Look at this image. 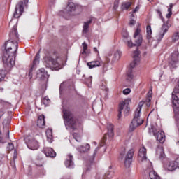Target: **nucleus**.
<instances>
[{
    "label": "nucleus",
    "instance_id": "6ab92c4d",
    "mask_svg": "<svg viewBox=\"0 0 179 179\" xmlns=\"http://www.w3.org/2000/svg\"><path fill=\"white\" fill-rule=\"evenodd\" d=\"M43 153H45L47 157H55L57 153L52 148H45L43 149Z\"/></svg>",
    "mask_w": 179,
    "mask_h": 179
},
{
    "label": "nucleus",
    "instance_id": "cd10ccee",
    "mask_svg": "<svg viewBox=\"0 0 179 179\" xmlns=\"http://www.w3.org/2000/svg\"><path fill=\"white\" fill-rule=\"evenodd\" d=\"M149 178L150 179H160V176L153 169L149 171Z\"/></svg>",
    "mask_w": 179,
    "mask_h": 179
},
{
    "label": "nucleus",
    "instance_id": "680f3d73",
    "mask_svg": "<svg viewBox=\"0 0 179 179\" xmlns=\"http://www.w3.org/2000/svg\"><path fill=\"white\" fill-rule=\"evenodd\" d=\"M147 107H149L150 106V102H146Z\"/></svg>",
    "mask_w": 179,
    "mask_h": 179
},
{
    "label": "nucleus",
    "instance_id": "09e8293b",
    "mask_svg": "<svg viewBox=\"0 0 179 179\" xmlns=\"http://www.w3.org/2000/svg\"><path fill=\"white\" fill-rule=\"evenodd\" d=\"M118 5H119L118 1H115V2L114 3L113 9H114L115 10H117V9H118Z\"/></svg>",
    "mask_w": 179,
    "mask_h": 179
},
{
    "label": "nucleus",
    "instance_id": "3c124183",
    "mask_svg": "<svg viewBox=\"0 0 179 179\" xmlns=\"http://www.w3.org/2000/svg\"><path fill=\"white\" fill-rule=\"evenodd\" d=\"M32 72H33V67L31 68V69H30V71H29V79H31V78H33V76H32V75H33Z\"/></svg>",
    "mask_w": 179,
    "mask_h": 179
},
{
    "label": "nucleus",
    "instance_id": "412c9836",
    "mask_svg": "<svg viewBox=\"0 0 179 179\" xmlns=\"http://www.w3.org/2000/svg\"><path fill=\"white\" fill-rule=\"evenodd\" d=\"M165 167L169 170V171H174L176 169H178L176 159H175V161L169 162L166 165H165Z\"/></svg>",
    "mask_w": 179,
    "mask_h": 179
},
{
    "label": "nucleus",
    "instance_id": "f8f14e48",
    "mask_svg": "<svg viewBox=\"0 0 179 179\" xmlns=\"http://www.w3.org/2000/svg\"><path fill=\"white\" fill-rule=\"evenodd\" d=\"M134 149H131L124 157V166L127 169H129L131 164H132V157H134Z\"/></svg>",
    "mask_w": 179,
    "mask_h": 179
},
{
    "label": "nucleus",
    "instance_id": "473e14b6",
    "mask_svg": "<svg viewBox=\"0 0 179 179\" xmlns=\"http://www.w3.org/2000/svg\"><path fill=\"white\" fill-rule=\"evenodd\" d=\"M33 67L34 66H36V65H38V64H40V52H38L36 57H35V59L33 62Z\"/></svg>",
    "mask_w": 179,
    "mask_h": 179
},
{
    "label": "nucleus",
    "instance_id": "0eeeda50",
    "mask_svg": "<svg viewBox=\"0 0 179 179\" xmlns=\"http://www.w3.org/2000/svg\"><path fill=\"white\" fill-rule=\"evenodd\" d=\"M138 161L141 164H145V166H150L152 169V162L146 157V148L142 147L140 148L138 152Z\"/></svg>",
    "mask_w": 179,
    "mask_h": 179
},
{
    "label": "nucleus",
    "instance_id": "4468645a",
    "mask_svg": "<svg viewBox=\"0 0 179 179\" xmlns=\"http://www.w3.org/2000/svg\"><path fill=\"white\" fill-rule=\"evenodd\" d=\"M134 45H136L137 47H139L142 45V41L143 38H142V35L141 34V29L137 28L134 34Z\"/></svg>",
    "mask_w": 179,
    "mask_h": 179
},
{
    "label": "nucleus",
    "instance_id": "69168bd1",
    "mask_svg": "<svg viewBox=\"0 0 179 179\" xmlns=\"http://www.w3.org/2000/svg\"><path fill=\"white\" fill-rule=\"evenodd\" d=\"M150 94L152 95V92H148V97H150Z\"/></svg>",
    "mask_w": 179,
    "mask_h": 179
},
{
    "label": "nucleus",
    "instance_id": "2f4dec72",
    "mask_svg": "<svg viewBox=\"0 0 179 179\" xmlns=\"http://www.w3.org/2000/svg\"><path fill=\"white\" fill-rule=\"evenodd\" d=\"M122 52L120 50H116L113 54V61H120V58H121V55Z\"/></svg>",
    "mask_w": 179,
    "mask_h": 179
},
{
    "label": "nucleus",
    "instance_id": "7c9ffc66",
    "mask_svg": "<svg viewBox=\"0 0 179 179\" xmlns=\"http://www.w3.org/2000/svg\"><path fill=\"white\" fill-rule=\"evenodd\" d=\"M131 5H132V2L131 1L123 2L121 5L122 10H128Z\"/></svg>",
    "mask_w": 179,
    "mask_h": 179
},
{
    "label": "nucleus",
    "instance_id": "338daca9",
    "mask_svg": "<svg viewBox=\"0 0 179 179\" xmlns=\"http://www.w3.org/2000/svg\"><path fill=\"white\" fill-rule=\"evenodd\" d=\"M150 114H152V112H150L149 115H148V117L150 115Z\"/></svg>",
    "mask_w": 179,
    "mask_h": 179
},
{
    "label": "nucleus",
    "instance_id": "f257e3e1",
    "mask_svg": "<svg viewBox=\"0 0 179 179\" xmlns=\"http://www.w3.org/2000/svg\"><path fill=\"white\" fill-rule=\"evenodd\" d=\"M63 113L64 124L66 129H73V131L78 129L80 124L78 120L73 118V115H72L71 111H69L68 109L63 108Z\"/></svg>",
    "mask_w": 179,
    "mask_h": 179
},
{
    "label": "nucleus",
    "instance_id": "13d9d810",
    "mask_svg": "<svg viewBox=\"0 0 179 179\" xmlns=\"http://www.w3.org/2000/svg\"><path fill=\"white\" fill-rule=\"evenodd\" d=\"M4 114H5V113H3V111H0V120H1V118H2V117H3Z\"/></svg>",
    "mask_w": 179,
    "mask_h": 179
},
{
    "label": "nucleus",
    "instance_id": "5fc2aeb1",
    "mask_svg": "<svg viewBox=\"0 0 179 179\" xmlns=\"http://www.w3.org/2000/svg\"><path fill=\"white\" fill-rule=\"evenodd\" d=\"M92 76H90L88 78V83H90V84H88L89 87H90L92 86Z\"/></svg>",
    "mask_w": 179,
    "mask_h": 179
},
{
    "label": "nucleus",
    "instance_id": "72a5a7b5",
    "mask_svg": "<svg viewBox=\"0 0 179 179\" xmlns=\"http://www.w3.org/2000/svg\"><path fill=\"white\" fill-rule=\"evenodd\" d=\"M147 38L150 40L152 38V27L148 25L146 27Z\"/></svg>",
    "mask_w": 179,
    "mask_h": 179
},
{
    "label": "nucleus",
    "instance_id": "7ed1b4c3",
    "mask_svg": "<svg viewBox=\"0 0 179 179\" xmlns=\"http://www.w3.org/2000/svg\"><path fill=\"white\" fill-rule=\"evenodd\" d=\"M44 65L46 68H50L55 71H59L64 66V63L62 62V59L57 57L56 59H52L51 57H45L43 61Z\"/></svg>",
    "mask_w": 179,
    "mask_h": 179
},
{
    "label": "nucleus",
    "instance_id": "393cba45",
    "mask_svg": "<svg viewBox=\"0 0 179 179\" xmlns=\"http://www.w3.org/2000/svg\"><path fill=\"white\" fill-rule=\"evenodd\" d=\"M92 23V20H90L87 22H85L83 27V34H86L89 33V27L90 24Z\"/></svg>",
    "mask_w": 179,
    "mask_h": 179
},
{
    "label": "nucleus",
    "instance_id": "8fccbe9b",
    "mask_svg": "<svg viewBox=\"0 0 179 179\" xmlns=\"http://www.w3.org/2000/svg\"><path fill=\"white\" fill-rule=\"evenodd\" d=\"M150 101H152V94H150V96L146 99L145 103H150Z\"/></svg>",
    "mask_w": 179,
    "mask_h": 179
},
{
    "label": "nucleus",
    "instance_id": "c756f323",
    "mask_svg": "<svg viewBox=\"0 0 179 179\" xmlns=\"http://www.w3.org/2000/svg\"><path fill=\"white\" fill-rule=\"evenodd\" d=\"M46 136L48 141H49L50 143H52V129H48L46 131Z\"/></svg>",
    "mask_w": 179,
    "mask_h": 179
},
{
    "label": "nucleus",
    "instance_id": "9b49d317",
    "mask_svg": "<svg viewBox=\"0 0 179 179\" xmlns=\"http://www.w3.org/2000/svg\"><path fill=\"white\" fill-rule=\"evenodd\" d=\"M66 10L68 13H73V12L79 13V12L82 11V6L76 4L74 3H69L66 6Z\"/></svg>",
    "mask_w": 179,
    "mask_h": 179
},
{
    "label": "nucleus",
    "instance_id": "0e129e2a",
    "mask_svg": "<svg viewBox=\"0 0 179 179\" xmlns=\"http://www.w3.org/2000/svg\"><path fill=\"white\" fill-rule=\"evenodd\" d=\"M63 87H64V84H61L60 85V90L62 89Z\"/></svg>",
    "mask_w": 179,
    "mask_h": 179
},
{
    "label": "nucleus",
    "instance_id": "79ce46f5",
    "mask_svg": "<svg viewBox=\"0 0 179 179\" xmlns=\"http://www.w3.org/2000/svg\"><path fill=\"white\" fill-rule=\"evenodd\" d=\"M73 137L76 141V142H80V136H79V134L74 133L73 134Z\"/></svg>",
    "mask_w": 179,
    "mask_h": 179
},
{
    "label": "nucleus",
    "instance_id": "a878e982",
    "mask_svg": "<svg viewBox=\"0 0 179 179\" xmlns=\"http://www.w3.org/2000/svg\"><path fill=\"white\" fill-rule=\"evenodd\" d=\"M69 159H66L65 161V166L66 167H68L69 169H72L73 167V162H72V159L73 157H72L71 155H68Z\"/></svg>",
    "mask_w": 179,
    "mask_h": 179
},
{
    "label": "nucleus",
    "instance_id": "a19ab883",
    "mask_svg": "<svg viewBox=\"0 0 179 179\" xmlns=\"http://www.w3.org/2000/svg\"><path fill=\"white\" fill-rule=\"evenodd\" d=\"M10 124V120L9 119H5L3 122V128L8 127Z\"/></svg>",
    "mask_w": 179,
    "mask_h": 179
},
{
    "label": "nucleus",
    "instance_id": "bf43d9fd",
    "mask_svg": "<svg viewBox=\"0 0 179 179\" xmlns=\"http://www.w3.org/2000/svg\"><path fill=\"white\" fill-rule=\"evenodd\" d=\"M0 135H1V131H0ZM0 143H5V141L2 139V137L0 136Z\"/></svg>",
    "mask_w": 179,
    "mask_h": 179
},
{
    "label": "nucleus",
    "instance_id": "e2e57ef3",
    "mask_svg": "<svg viewBox=\"0 0 179 179\" xmlns=\"http://www.w3.org/2000/svg\"><path fill=\"white\" fill-rule=\"evenodd\" d=\"M94 51L95 52H99V51L97 50V48H94Z\"/></svg>",
    "mask_w": 179,
    "mask_h": 179
},
{
    "label": "nucleus",
    "instance_id": "20e7f679",
    "mask_svg": "<svg viewBox=\"0 0 179 179\" xmlns=\"http://www.w3.org/2000/svg\"><path fill=\"white\" fill-rule=\"evenodd\" d=\"M172 104L176 120H179V90L175 89L172 92Z\"/></svg>",
    "mask_w": 179,
    "mask_h": 179
},
{
    "label": "nucleus",
    "instance_id": "603ef678",
    "mask_svg": "<svg viewBox=\"0 0 179 179\" xmlns=\"http://www.w3.org/2000/svg\"><path fill=\"white\" fill-rule=\"evenodd\" d=\"M157 13L159 15V17H161L162 20H164L163 15H162V12L159 10H157Z\"/></svg>",
    "mask_w": 179,
    "mask_h": 179
},
{
    "label": "nucleus",
    "instance_id": "4c0bfd02",
    "mask_svg": "<svg viewBox=\"0 0 179 179\" xmlns=\"http://www.w3.org/2000/svg\"><path fill=\"white\" fill-rule=\"evenodd\" d=\"M6 76V71L5 70H0V82H2Z\"/></svg>",
    "mask_w": 179,
    "mask_h": 179
},
{
    "label": "nucleus",
    "instance_id": "e433bc0d",
    "mask_svg": "<svg viewBox=\"0 0 179 179\" xmlns=\"http://www.w3.org/2000/svg\"><path fill=\"white\" fill-rule=\"evenodd\" d=\"M171 9H173V4H170L169 8H168V13L166 14V17L168 19H170V17H171V15H173Z\"/></svg>",
    "mask_w": 179,
    "mask_h": 179
},
{
    "label": "nucleus",
    "instance_id": "37998d69",
    "mask_svg": "<svg viewBox=\"0 0 179 179\" xmlns=\"http://www.w3.org/2000/svg\"><path fill=\"white\" fill-rule=\"evenodd\" d=\"M123 94H124V96H127V94H129V93H131V90L130 88H126L123 90L122 92Z\"/></svg>",
    "mask_w": 179,
    "mask_h": 179
},
{
    "label": "nucleus",
    "instance_id": "9d476101",
    "mask_svg": "<svg viewBox=\"0 0 179 179\" xmlns=\"http://www.w3.org/2000/svg\"><path fill=\"white\" fill-rule=\"evenodd\" d=\"M25 143L31 150H37L40 146L38 142L31 137H27L25 138Z\"/></svg>",
    "mask_w": 179,
    "mask_h": 179
},
{
    "label": "nucleus",
    "instance_id": "49530a36",
    "mask_svg": "<svg viewBox=\"0 0 179 179\" xmlns=\"http://www.w3.org/2000/svg\"><path fill=\"white\" fill-rule=\"evenodd\" d=\"M179 40V35L178 33H176L173 36V41L176 43V41H178Z\"/></svg>",
    "mask_w": 179,
    "mask_h": 179
},
{
    "label": "nucleus",
    "instance_id": "f03ea898",
    "mask_svg": "<svg viewBox=\"0 0 179 179\" xmlns=\"http://www.w3.org/2000/svg\"><path fill=\"white\" fill-rule=\"evenodd\" d=\"M143 106V102H140L138 103V108L135 110L134 117L132 120L129 129L130 132H134V131H135L138 127H140V125L143 124V119L141 118V111H142Z\"/></svg>",
    "mask_w": 179,
    "mask_h": 179
},
{
    "label": "nucleus",
    "instance_id": "5701e85b",
    "mask_svg": "<svg viewBox=\"0 0 179 179\" xmlns=\"http://www.w3.org/2000/svg\"><path fill=\"white\" fill-rule=\"evenodd\" d=\"M77 150H78L80 153H86V152H89V150H90V145L87 143L83 145H80L77 148Z\"/></svg>",
    "mask_w": 179,
    "mask_h": 179
},
{
    "label": "nucleus",
    "instance_id": "6e6552de",
    "mask_svg": "<svg viewBox=\"0 0 179 179\" xmlns=\"http://www.w3.org/2000/svg\"><path fill=\"white\" fill-rule=\"evenodd\" d=\"M18 47L19 45L17 44V41H8L5 43V52H8L10 54L16 55V52L17 51Z\"/></svg>",
    "mask_w": 179,
    "mask_h": 179
},
{
    "label": "nucleus",
    "instance_id": "6e6d98bb",
    "mask_svg": "<svg viewBox=\"0 0 179 179\" xmlns=\"http://www.w3.org/2000/svg\"><path fill=\"white\" fill-rule=\"evenodd\" d=\"M139 10V6H136L135 9L133 10V13H136Z\"/></svg>",
    "mask_w": 179,
    "mask_h": 179
},
{
    "label": "nucleus",
    "instance_id": "a211bd4d",
    "mask_svg": "<svg viewBox=\"0 0 179 179\" xmlns=\"http://www.w3.org/2000/svg\"><path fill=\"white\" fill-rule=\"evenodd\" d=\"M156 157L160 160H163L164 157H166V155L164 154V150L162 146H158L156 149Z\"/></svg>",
    "mask_w": 179,
    "mask_h": 179
},
{
    "label": "nucleus",
    "instance_id": "ddd939ff",
    "mask_svg": "<svg viewBox=\"0 0 179 179\" xmlns=\"http://www.w3.org/2000/svg\"><path fill=\"white\" fill-rule=\"evenodd\" d=\"M169 27L167 23H164L162 27L160 28L158 34L157 35L156 38L158 41H162L163 37L167 31H169Z\"/></svg>",
    "mask_w": 179,
    "mask_h": 179
},
{
    "label": "nucleus",
    "instance_id": "c03bdc74",
    "mask_svg": "<svg viewBox=\"0 0 179 179\" xmlns=\"http://www.w3.org/2000/svg\"><path fill=\"white\" fill-rule=\"evenodd\" d=\"M127 79V80L131 82V80H132V79H134V74H132V73H128Z\"/></svg>",
    "mask_w": 179,
    "mask_h": 179
},
{
    "label": "nucleus",
    "instance_id": "ea45409f",
    "mask_svg": "<svg viewBox=\"0 0 179 179\" xmlns=\"http://www.w3.org/2000/svg\"><path fill=\"white\" fill-rule=\"evenodd\" d=\"M83 51L81 52V54H86V50H87V44H86L85 42L83 43Z\"/></svg>",
    "mask_w": 179,
    "mask_h": 179
},
{
    "label": "nucleus",
    "instance_id": "1a4fd4ad",
    "mask_svg": "<svg viewBox=\"0 0 179 179\" xmlns=\"http://www.w3.org/2000/svg\"><path fill=\"white\" fill-rule=\"evenodd\" d=\"M168 62L169 66L171 69H175V68H177V65L179 62L178 50H176L170 55Z\"/></svg>",
    "mask_w": 179,
    "mask_h": 179
},
{
    "label": "nucleus",
    "instance_id": "423d86ee",
    "mask_svg": "<svg viewBox=\"0 0 179 179\" xmlns=\"http://www.w3.org/2000/svg\"><path fill=\"white\" fill-rule=\"evenodd\" d=\"M129 103H131V98L126 99L124 101H122L119 104V113L118 118H121V114L124 113V115H128V113H129Z\"/></svg>",
    "mask_w": 179,
    "mask_h": 179
},
{
    "label": "nucleus",
    "instance_id": "aec40b11",
    "mask_svg": "<svg viewBox=\"0 0 179 179\" xmlns=\"http://www.w3.org/2000/svg\"><path fill=\"white\" fill-rule=\"evenodd\" d=\"M154 136L157 138V140L159 141V143H164L166 141V136L164 135V131H159L157 134L154 133Z\"/></svg>",
    "mask_w": 179,
    "mask_h": 179
},
{
    "label": "nucleus",
    "instance_id": "dca6fc26",
    "mask_svg": "<svg viewBox=\"0 0 179 179\" xmlns=\"http://www.w3.org/2000/svg\"><path fill=\"white\" fill-rule=\"evenodd\" d=\"M23 3H19L16 6H15V11L14 13V17L17 18L20 17V15L22 13H23Z\"/></svg>",
    "mask_w": 179,
    "mask_h": 179
},
{
    "label": "nucleus",
    "instance_id": "2eb2a0df",
    "mask_svg": "<svg viewBox=\"0 0 179 179\" xmlns=\"http://www.w3.org/2000/svg\"><path fill=\"white\" fill-rule=\"evenodd\" d=\"M36 78L37 79L44 80L45 79H48V74H47V71H45V69H41L37 71Z\"/></svg>",
    "mask_w": 179,
    "mask_h": 179
},
{
    "label": "nucleus",
    "instance_id": "f704fd0d",
    "mask_svg": "<svg viewBox=\"0 0 179 179\" xmlns=\"http://www.w3.org/2000/svg\"><path fill=\"white\" fill-rule=\"evenodd\" d=\"M141 59H134L133 62L130 64L131 68H135L137 65H139Z\"/></svg>",
    "mask_w": 179,
    "mask_h": 179
},
{
    "label": "nucleus",
    "instance_id": "c85d7f7f",
    "mask_svg": "<svg viewBox=\"0 0 179 179\" xmlns=\"http://www.w3.org/2000/svg\"><path fill=\"white\" fill-rule=\"evenodd\" d=\"M108 135L110 138L114 136V126L111 124H108Z\"/></svg>",
    "mask_w": 179,
    "mask_h": 179
},
{
    "label": "nucleus",
    "instance_id": "4be33fe9",
    "mask_svg": "<svg viewBox=\"0 0 179 179\" xmlns=\"http://www.w3.org/2000/svg\"><path fill=\"white\" fill-rule=\"evenodd\" d=\"M123 40L129 48H132V47L135 45V43H132V39H131V37L128 34L123 35Z\"/></svg>",
    "mask_w": 179,
    "mask_h": 179
},
{
    "label": "nucleus",
    "instance_id": "f3484780",
    "mask_svg": "<svg viewBox=\"0 0 179 179\" xmlns=\"http://www.w3.org/2000/svg\"><path fill=\"white\" fill-rule=\"evenodd\" d=\"M10 39L8 41H17L19 40V35L17 34V29L16 27H13L12 31L9 34Z\"/></svg>",
    "mask_w": 179,
    "mask_h": 179
},
{
    "label": "nucleus",
    "instance_id": "774afa93",
    "mask_svg": "<svg viewBox=\"0 0 179 179\" xmlns=\"http://www.w3.org/2000/svg\"><path fill=\"white\" fill-rule=\"evenodd\" d=\"M150 114H152V112H150L149 115H148V117L150 115Z\"/></svg>",
    "mask_w": 179,
    "mask_h": 179
},
{
    "label": "nucleus",
    "instance_id": "39448f33",
    "mask_svg": "<svg viewBox=\"0 0 179 179\" xmlns=\"http://www.w3.org/2000/svg\"><path fill=\"white\" fill-rule=\"evenodd\" d=\"M15 58H16V55L4 52L3 55V62L4 66L8 68H12V66L15 65Z\"/></svg>",
    "mask_w": 179,
    "mask_h": 179
},
{
    "label": "nucleus",
    "instance_id": "58836bf2",
    "mask_svg": "<svg viewBox=\"0 0 179 179\" xmlns=\"http://www.w3.org/2000/svg\"><path fill=\"white\" fill-rule=\"evenodd\" d=\"M134 59H139V50L136 49L133 53Z\"/></svg>",
    "mask_w": 179,
    "mask_h": 179
},
{
    "label": "nucleus",
    "instance_id": "052dcab7",
    "mask_svg": "<svg viewBox=\"0 0 179 179\" xmlns=\"http://www.w3.org/2000/svg\"><path fill=\"white\" fill-rule=\"evenodd\" d=\"M99 152V148H96L94 150V155H96Z\"/></svg>",
    "mask_w": 179,
    "mask_h": 179
},
{
    "label": "nucleus",
    "instance_id": "b1692460",
    "mask_svg": "<svg viewBox=\"0 0 179 179\" xmlns=\"http://www.w3.org/2000/svg\"><path fill=\"white\" fill-rule=\"evenodd\" d=\"M45 117L44 116V115H40L38 117L37 125L39 128H44V127H45Z\"/></svg>",
    "mask_w": 179,
    "mask_h": 179
},
{
    "label": "nucleus",
    "instance_id": "bb28decb",
    "mask_svg": "<svg viewBox=\"0 0 179 179\" xmlns=\"http://www.w3.org/2000/svg\"><path fill=\"white\" fill-rule=\"evenodd\" d=\"M87 65L90 68V69H92L93 68H96V66H100V62L97 60L90 62L87 64Z\"/></svg>",
    "mask_w": 179,
    "mask_h": 179
},
{
    "label": "nucleus",
    "instance_id": "c9c22d12",
    "mask_svg": "<svg viewBox=\"0 0 179 179\" xmlns=\"http://www.w3.org/2000/svg\"><path fill=\"white\" fill-rule=\"evenodd\" d=\"M50 101H51L50 100V98H48V96H45L42 99V103H43V104H44V106H48V104H50Z\"/></svg>",
    "mask_w": 179,
    "mask_h": 179
},
{
    "label": "nucleus",
    "instance_id": "a18cd8bd",
    "mask_svg": "<svg viewBox=\"0 0 179 179\" xmlns=\"http://www.w3.org/2000/svg\"><path fill=\"white\" fill-rule=\"evenodd\" d=\"M7 149L8 150H13V149H15V146L13 145V143H9L7 147Z\"/></svg>",
    "mask_w": 179,
    "mask_h": 179
},
{
    "label": "nucleus",
    "instance_id": "de8ad7c7",
    "mask_svg": "<svg viewBox=\"0 0 179 179\" xmlns=\"http://www.w3.org/2000/svg\"><path fill=\"white\" fill-rule=\"evenodd\" d=\"M125 152H126L125 148H122V150L120 152V156L122 159H124V156H125Z\"/></svg>",
    "mask_w": 179,
    "mask_h": 179
},
{
    "label": "nucleus",
    "instance_id": "864d4df0",
    "mask_svg": "<svg viewBox=\"0 0 179 179\" xmlns=\"http://www.w3.org/2000/svg\"><path fill=\"white\" fill-rule=\"evenodd\" d=\"M135 23H136V22L135 20H134L133 19H131L129 22V25L134 26L135 24Z\"/></svg>",
    "mask_w": 179,
    "mask_h": 179
},
{
    "label": "nucleus",
    "instance_id": "4d7b16f0",
    "mask_svg": "<svg viewBox=\"0 0 179 179\" xmlns=\"http://www.w3.org/2000/svg\"><path fill=\"white\" fill-rule=\"evenodd\" d=\"M134 11H132L131 13H130V15H131V19H134V17H135V15H134Z\"/></svg>",
    "mask_w": 179,
    "mask_h": 179
}]
</instances>
